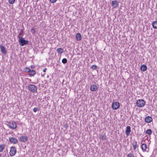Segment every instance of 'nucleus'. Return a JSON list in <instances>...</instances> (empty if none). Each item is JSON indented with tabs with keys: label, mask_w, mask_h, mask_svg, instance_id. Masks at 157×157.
I'll list each match as a JSON object with an SVG mask.
<instances>
[{
	"label": "nucleus",
	"mask_w": 157,
	"mask_h": 157,
	"mask_svg": "<svg viewBox=\"0 0 157 157\" xmlns=\"http://www.w3.org/2000/svg\"><path fill=\"white\" fill-rule=\"evenodd\" d=\"M17 37L19 39V42L21 46H23L25 45L28 44V41L25 40L22 36H18Z\"/></svg>",
	"instance_id": "obj_1"
},
{
	"label": "nucleus",
	"mask_w": 157,
	"mask_h": 157,
	"mask_svg": "<svg viewBox=\"0 0 157 157\" xmlns=\"http://www.w3.org/2000/svg\"><path fill=\"white\" fill-rule=\"evenodd\" d=\"M136 103L138 107H142L144 106L145 102L143 99H140L137 100Z\"/></svg>",
	"instance_id": "obj_2"
},
{
	"label": "nucleus",
	"mask_w": 157,
	"mask_h": 157,
	"mask_svg": "<svg viewBox=\"0 0 157 157\" xmlns=\"http://www.w3.org/2000/svg\"><path fill=\"white\" fill-rule=\"evenodd\" d=\"M28 89L29 90L33 93H36L37 92V88L34 85L30 84L28 86Z\"/></svg>",
	"instance_id": "obj_3"
},
{
	"label": "nucleus",
	"mask_w": 157,
	"mask_h": 157,
	"mask_svg": "<svg viewBox=\"0 0 157 157\" xmlns=\"http://www.w3.org/2000/svg\"><path fill=\"white\" fill-rule=\"evenodd\" d=\"M8 126L10 128L14 129L17 128V124L14 121H10L8 123Z\"/></svg>",
	"instance_id": "obj_4"
},
{
	"label": "nucleus",
	"mask_w": 157,
	"mask_h": 157,
	"mask_svg": "<svg viewBox=\"0 0 157 157\" xmlns=\"http://www.w3.org/2000/svg\"><path fill=\"white\" fill-rule=\"evenodd\" d=\"M17 152L16 148L14 146H12L10 148V155L11 156H13L15 155Z\"/></svg>",
	"instance_id": "obj_5"
},
{
	"label": "nucleus",
	"mask_w": 157,
	"mask_h": 157,
	"mask_svg": "<svg viewBox=\"0 0 157 157\" xmlns=\"http://www.w3.org/2000/svg\"><path fill=\"white\" fill-rule=\"evenodd\" d=\"M112 107L114 110H116L119 108L120 106V103L118 102H113L112 104Z\"/></svg>",
	"instance_id": "obj_6"
},
{
	"label": "nucleus",
	"mask_w": 157,
	"mask_h": 157,
	"mask_svg": "<svg viewBox=\"0 0 157 157\" xmlns=\"http://www.w3.org/2000/svg\"><path fill=\"white\" fill-rule=\"evenodd\" d=\"M9 141L11 143L14 144H16L18 142V141L17 139L13 137L9 138Z\"/></svg>",
	"instance_id": "obj_7"
},
{
	"label": "nucleus",
	"mask_w": 157,
	"mask_h": 157,
	"mask_svg": "<svg viewBox=\"0 0 157 157\" xmlns=\"http://www.w3.org/2000/svg\"><path fill=\"white\" fill-rule=\"evenodd\" d=\"M28 137L25 136H21L19 137L20 140L22 142H26L28 140Z\"/></svg>",
	"instance_id": "obj_8"
},
{
	"label": "nucleus",
	"mask_w": 157,
	"mask_h": 157,
	"mask_svg": "<svg viewBox=\"0 0 157 157\" xmlns=\"http://www.w3.org/2000/svg\"><path fill=\"white\" fill-rule=\"evenodd\" d=\"M98 88V86L96 85H93L90 87V90L92 91H95L97 90Z\"/></svg>",
	"instance_id": "obj_9"
},
{
	"label": "nucleus",
	"mask_w": 157,
	"mask_h": 157,
	"mask_svg": "<svg viewBox=\"0 0 157 157\" xmlns=\"http://www.w3.org/2000/svg\"><path fill=\"white\" fill-rule=\"evenodd\" d=\"M152 121V118L150 116L146 117L145 118V121L147 123H151Z\"/></svg>",
	"instance_id": "obj_10"
},
{
	"label": "nucleus",
	"mask_w": 157,
	"mask_h": 157,
	"mask_svg": "<svg viewBox=\"0 0 157 157\" xmlns=\"http://www.w3.org/2000/svg\"><path fill=\"white\" fill-rule=\"evenodd\" d=\"M118 5V3L117 1H114L112 2V6L114 8H116Z\"/></svg>",
	"instance_id": "obj_11"
},
{
	"label": "nucleus",
	"mask_w": 157,
	"mask_h": 157,
	"mask_svg": "<svg viewBox=\"0 0 157 157\" xmlns=\"http://www.w3.org/2000/svg\"><path fill=\"white\" fill-rule=\"evenodd\" d=\"M131 131V127L130 126H128L126 127V130L125 131V133L127 136H128Z\"/></svg>",
	"instance_id": "obj_12"
},
{
	"label": "nucleus",
	"mask_w": 157,
	"mask_h": 157,
	"mask_svg": "<svg viewBox=\"0 0 157 157\" xmlns=\"http://www.w3.org/2000/svg\"><path fill=\"white\" fill-rule=\"evenodd\" d=\"M0 48L1 49V52L4 54H6V53L5 48L2 45H0Z\"/></svg>",
	"instance_id": "obj_13"
},
{
	"label": "nucleus",
	"mask_w": 157,
	"mask_h": 157,
	"mask_svg": "<svg viewBox=\"0 0 157 157\" xmlns=\"http://www.w3.org/2000/svg\"><path fill=\"white\" fill-rule=\"evenodd\" d=\"M76 40L77 41H80L82 39V37L80 33H77L76 35Z\"/></svg>",
	"instance_id": "obj_14"
},
{
	"label": "nucleus",
	"mask_w": 157,
	"mask_h": 157,
	"mask_svg": "<svg viewBox=\"0 0 157 157\" xmlns=\"http://www.w3.org/2000/svg\"><path fill=\"white\" fill-rule=\"evenodd\" d=\"M147 69V67L145 64L142 65L140 67V70L143 71H145Z\"/></svg>",
	"instance_id": "obj_15"
},
{
	"label": "nucleus",
	"mask_w": 157,
	"mask_h": 157,
	"mask_svg": "<svg viewBox=\"0 0 157 157\" xmlns=\"http://www.w3.org/2000/svg\"><path fill=\"white\" fill-rule=\"evenodd\" d=\"M141 148L143 151H146L147 148V145L145 144H142Z\"/></svg>",
	"instance_id": "obj_16"
},
{
	"label": "nucleus",
	"mask_w": 157,
	"mask_h": 157,
	"mask_svg": "<svg viewBox=\"0 0 157 157\" xmlns=\"http://www.w3.org/2000/svg\"><path fill=\"white\" fill-rule=\"evenodd\" d=\"M99 138L100 139H101L102 140H105L106 139V136L105 134L103 135H100Z\"/></svg>",
	"instance_id": "obj_17"
},
{
	"label": "nucleus",
	"mask_w": 157,
	"mask_h": 157,
	"mask_svg": "<svg viewBox=\"0 0 157 157\" xmlns=\"http://www.w3.org/2000/svg\"><path fill=\"white\" fill-rule=\"evenodd\" d=\"M153 28L155 29H157V21H154L152 23Z\"/></svg>",
	"instance_id": "obj_18"
},
{
	"label": "nucleus",
	"mask_w": 157,
	"mask_h": 157,
	"mask_svg": "<svg viewBox=\"0 0 157 157\" xmlns=\"http://www.w3.org/2000/svg\"><path fill=\"white\" fill-rule=\"evenodd\" d=\"M132 146L133 147L134 150H135L137 147L138 146L137 145V142L136 141H135V142L132 144Z\"/></svg>",
	"instance_id": "obj_19"
},
{
	"label": "nucleus",
	"mask_w": 157,
	"mask_h": 157,
	"mask_svg": "<svg viewBox=\"0 0 157 157\" xmlns=\"http://www.w3.org/2000/svg\"><path fill=\"white\" fill-rule=\"evenodd\" d=\"M36 73V71L33 70H30V71L29 72V75L30 76H33Z\"/></svg>",
	"instance_id": "obj_20"
},
{
	"label": "nucleus",
	"mask_w": 157,
	"mask_h": 157,
	"mask_svg": "<svg viewBox=\"0 0 157 157\" xmlns=\"http://www.w3.org/2000/svg\"><path fill=\"white\" fill-rule=\"evenodd\" d=\"M63 52V49L61 48H59L57 49V52L58 53H62Z\"/></svg>",
	"instance_id": "obj_21"
},
{
	"label": "nucleus",
	"mask_w": 157,
	"mask_h": 157,
	"mask_svg": "<svg viewBox=\"0 0 157 157\" xmlns=\"http://www.w3.org/2000/svg\"><path fill=\"white\" fill-rule=\"evenodd\" d=\"M152 132L151 130L150 129L147 130L146 131V133L149 135H151L152 134Z\"/></svg>",
	"instance_id": "obj_22"
},
{
	"label": "nucleus",
	"mask_w": 157,
	"mask_h": 157,
	"mask_svg": "<svg viewBox=\"0 0 157 157\" xmlns=\"http://www.w3.org/2000/svg\"><path fill=\"white\" fill-rule=\"evenodd\" d=\"M4 149V146L2 145H0V152H2Z\"/></svg>",
	"instance_id": "obj_23"
},
{
	"label": "nucleus",
	"mask_w": 157,
	"mask_h": 157,
	"mask_svg": "<svg viewBox=\"0 0 157 157\" xmlns=\"http://www.w3.org/2000/svg\"><path fill=\"white\" fill-rule=\"evenodd\" d=\"M23 29H21L20 32V33L18 36H21L20 35L22 36L23 35Z\"/></svg>",
	"instance_id": "obj_24"
},
{
	"label": "nucleus",
	"mask_w": 157,
	"mask_h": 157,
	"mask_svg": "<svg viewBox=\"0 0 157 157\" xmlns=\"http://www.w3.org/2000/svg\"><path fill=\"white\" fill-rule=\"evenodd\" d=\"M62 62L64 64L66 63L67 62V60L66 58H63L62 59Z\"/></svg>",
	"instance_id": "obj_25"
},
{
	"label": "nucleus",
	"mask_w": 157,
	"mask_h": 157,
	"mask_svg": "<svg viewBox=\"0 0 157 157\" xmlns=\"http://www.w3.org/2000/svg\"><path fill=\"white\" fill-rule=\"evenodd\" d=\"M91 68L93 70H96L97 68V67L96 65H93L91 66Z\"/></svg>",
	"instance_id": "obj_26"
},
{
	"label": "nucleus",
	"mask_w": 157,
	"mask_h": 157,
	"mask_svg": "<svg viewBox=\"0 0 157 157\" xmlns=\"http://www.w3.org/2000/svg\"><path fill=\"white\" fill-rule=\"evenodd\" d=\"M25 72L29 73V72L31 70L28 67H26L25 68Z\"/></svg>",
	"instance_id": "obj_27"
},
{
	"label": "nucleus",
	"mask_w": 157,
	"mask_h": 157,
	"mask_svg": "<svg viewBox=\"0 0 157 157\" xmlns=\"http://www.w3.org/2000/svg\"><path fill=\"white\" fill-rule=\"evenodd\" d=\"M15 0H9V2L11 4H13L15 2Z\"/></svg>",
	"instance_id": "obj_28"
},
{
	"label": "nucleus",
	"mask_w": 157,
	"mask_h": 157,
	"mask_svg": "<svg viewBox=\"0 0 157 157\" xmlns=\"http://www.w3.org/2000/svg\"><path fill=\"white\" fill-rule=\"evenodd\" d=\"M132 152V151H131ZM128 157H134V156L133 155V153H130L128 154Z\"/></svg>",
	"instance_id": "obj_29"
},
{
	"label": "nucleus",
	"mask_w": 157,
	"mask_h": 157,
	"mask_svg": "<svg viewBox=\"0 0 157 157\" xmlns=\"http://www.w3.org/2000/svg\"><path fill=\"white\" fill-rule=\"evenodd\" d=\"M39 110V108H34L33 109V111L34 112H36L37 111H38Z\"/></svg>",
	"instance_id": "obj_30"
},
{
	"label": "nucleus",
	"mask_w": 157,
	"mask_h": 157,
	"mask_svg": "<svg viewBox=\"0 0 157 157\" xmlns=\"http://www.w3.org/2000/svg\"><path fill=\"white\" fill-rule=\"evenodd\" d=\"M31 32L33 34H34L35 31V30L33 28H32L31 30Z\"/></svg>",
	"instance_id": "obj_31"
},
{
	"label": "nucleus",
	"mask_w": 157,
	"mask_h": 157,
	"mask_svg": "<svg viewBox=\"0 0 157 157\" xmlns=\"http://www.w3.org/2000/svg\"><path fill=\"white\" fill-rule=\"evenodd\" d=\"M50 2L52 3H54L56 2L57 0H50Z\"/></svg>",
	"instance_id": "obj_32"
},
{
	"label": "nucleus",
	"mask_w": 157,
	"mask_h": 157,
	"mask_svg": "<svg viewBox=\"0 0 157 157\" xmlns=\"http://www.w3.org/2000/svg\"><path fill=\"white\" fill-rule=\"evenodd\" d=\"M47 69V68H45L43 70V71L44 72H45L46 71V70Z\"/></svg>",
	"instance_id": "obj_33"
},
{
	"label": "nucleus",
	"mask_w": 157,
	"mask_h": 157,
	"mask_svg": "<svg viewBox=\"0 0 157 157\" xmlns=\"http://www.w3.org/2000/svg\"><path fill=\"white\" fill-rule=\"evenodd\" d=\"M31 68H33V67L32 66H31Z\"/></svg>",
	"instance_id": "obj_34"
}]
</instances>
